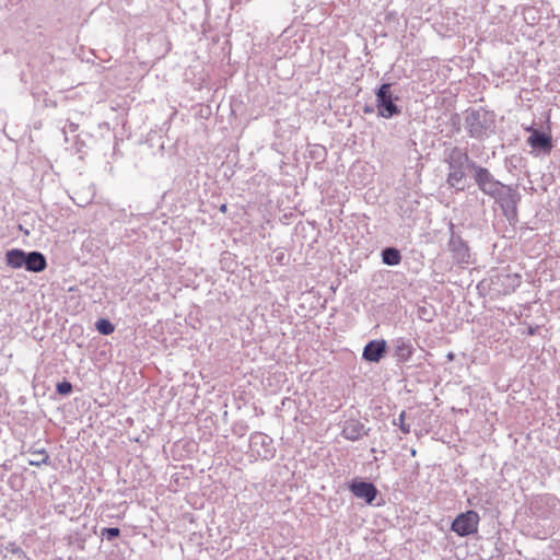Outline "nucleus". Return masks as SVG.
<instances>
[{"instance_id": "4468645a", "label": "nucleus", "mask_w": 560, "mask_h": 560, "mask_svg": "<svg viewBox=\"0 0 560 560\" xmlns=\"http://www.w3.org/2000/svg\"><path fill=\"white\" fill-rule=\"evenodd\" d=\"M528 143L534 149L549 151L552 148L551 137L547 133L533 129L528 138Z\"/></svg>"}, {"instance_id": "bb28decb", "label": "nucleus", "mask_w": 560, "mask_h": 560, "mask_svg": "<svg viewBox=\"0 0 560 560\" xmlns=\"http://www.w3.org/2000/svg\"><path fill=\"white\" fill-rule=\"evenodd\" d=\"M364 112H365V113H372V112H373V109L366 106V107H365V109H364Z\"/></svg>"}, {"instance_id": "412c9836", "label": "nucleus", "mask_w": 560, "mask_h": 560, "mask_svg": "<svg viewBox=\"0 0 560 560\" xmlns=\"http://www.w3.org/2000/svg\"><path fill=\"white\" fill-rule=\"evenodd\" d=\"M101 535L107 540H113L120 535V529L118 527H104Z\"/></svg>"}, {"instance_id": "7ed1b4c3", "label": "nucleus", "mask_w": 560, "mask_h": 560, "mask_svg": "<svg viewBox=\"0 0 560 560\" xmlns=\"http://www.w3.org/2000/svg\"><path fill=\"white\" fill-rule=\"evenodd\" d=\"M490 198L494 199L510 222L517 220V203L521 195L516 187L503 184L502 189H498Z\"/></svg>"}, {"instance_id": "f8f14e48", "label": "nucleus", "mask_w": 560, "mask_h": 560, "mask_svg": "<svg viewBox=\"0 0 560 560\" xmlns=\"http://www.w3.org/2000/svg\"><path fill=\"white\" fill-rule=\"evenodd\" d=\"M369 429L355 419L345 421L342 425L341 435L349 441H358L368 434Z\"/></svg>"}, {"instance_id": "2eb2a0df", "label": "nucleus", "mask_w": 560, "mask_h": 560, "mask_svg": "<svg viewBox=\"0 0 560 560\" xmlns=\"http://www.w3.org/2000/svg\"><path fill=\"white\" fill-rule=\"evenodd\" d=\"M497 282H500L503 287L501 292L509 294L521 285L522 280L521 276L517 273H502L497 276Z\"/></svg>"}, {"instance_id": "6ab92c4d", "label": "nucleus", "mask_w": 560, "mask_h": 560, "mask_svg": "<svg viewBox=\"0 0 560 560\" xmlns=\"http://www.w3.org/2000/svg\"><path fill=\"white\" fill-rule=\"evenodd\" d=\"M95 326L97 331L105 336L112 334L115 330V326L108 319L105 318L98 319Z\"/></svg>"}, {"instance_id": "393cba45", "label": "nucleus", "mask_w": 560, "mask_h": 560, "mask_svg": "<svg viewBox=\"0 0 560 560\" xmlns=\"http://www.w3.org/2000/svg\"><path fill=\"white\" fill-rule=\"evenodd\" d=\"M14 553H21V555H24V552L22 551L21 548L16 547L12 550Z\"/></svg>"}, {"instance_id": "20e7f679", "label": "nucleus", "mask_w": 560, "mask_h": 560, "mask_svg": "<svg viewBox=\"0 0 560 560\" xmlns=\"http://www.w3.org/2000/svg\"><path fill=\"white\" fill-rule=\"evenodd\" d=\"M470 173L479 190L489 197L503 187V183L498 180L487 167L477 163L470 165Z\"/></svg>"}, {"instance_id": "9b49d317", "label": "nucleus", "mask_w": 560, "mask_h": 560, "mask_svg": "<svg viewBox=\"0 0 560 560\" xmlns=\"http://www.w3.org/2000/svg\"><path fill=\"white\" fill-rule=\"evenodd\" d=\"M394 357L398 363H405L410 360L415 352V348L409 339L399 337L393 341Z\"/></svg>"}, {"instance_id": "aec40b11", "label": "nucleus", "mask_w": 560, "mask_h": 560, "mask_svg": "<svg viewBox=\"0 0 560 560\" xmlns=\"http://www.w3.org/2000/svg\"><path fill=\"white\" fill-rule=\"evenodd\" d=\"M406 411H401L397 419H394L393 424L399 427L404 434L410 432V425L405 422Z\"/></svg>"}, {"instance_id": "a211bd4d", "label": "nucleus", "mask_w": 560, "mask_h": 560, "mask_svg": "<svg viewBox=\"0 0 560 560\" xmlns=\"http://www.w3.org/2000/svg\"><path fill=\"white\" fill-rule=\"evenodd\" d=\"M32 456L33 458L28 460L31 466L38 467L43 464H48L49 462V455L45 450L32 452Z\"/></svg>"}, {"instance_id": "dca6fc26", "label": "nucleus", "mask_w": 560, "mask_h": 560, "mask_svg": "<svg viewBox=\"0 0 560 560\" xmlns=\"http://www.w3.org/2000/svg\"><path fill=\"white\" fill-rule=\"evenodd\" d=\"M24 257L25 252L23 249H9L5 253V264L13 269H21L23 267Z\"/></svg>"}, {"instance_id": "4be33fe9", "label": "nucleus", "mask_w": 560, "mask_h": 560, "mask_svg": "<svg viewBox=\"0 0 560 560\" xmlns=\"http://www.w3.org/2000/svg\"><path fill=\"white\" fill-rule=\"evenodd\" d=\"M56 392L59 395L67 396L72 393V384L68 381L59 382L56 385Z\"/></svg>"}, {"instance_id": "39448f33", "label": "nucleus", "mask_w": 560, "mask_h": 560, "mask_svg": "<svg viewBox=\"0 0 560 560\" xmlns=\"http://www.w3.org/2000/svg\"><path fill=\"white\" fill-rule=\"evenodd\" d=\"M390 86V83H383L376 91L377 113L383 118H392L401 112L395 104V100L398 97H393Z\"/></svg>"}, {"instance_id": "a878e982", "label": "nucleus", "mask_w": 560, "mask_h": 560, "mask_svg": "<svg viewBox=\"0 0 560 560\" xmlns=\"http://www.w3.org/2000/svg\"><path fill=\"white\" fill-rule=\"evenodd\" d=\"M220 210H221L222 212H225V211H226V206H225V205H222V206L220 207Z\"/></svg>"}, {"instance_id": "f257e3e1", "label": "nucleus", "mask_w": 560, "mask_h": 560, "mask_svg": "<svg viewBox=\"0 0 560 560\" xmlns=\"http://www.w3.org/2000/svg\"><path fill=\"white\" fill-rule=\"evenodd\" d=\"M445 163L448 168L446 184L456 191H463L465 189L466 171L470 172V165L476 164V162L469 158L467 152L455 147L447 153Z\"/></svg>"}, {"instance_id": "f3484780", "label": "nucleus", "mask_w": 560, "mask_h": 560, "mask_svg": "<svg viewBox=\"0 0 560 560\" xmlns=\"http://www.w3.org/2000/svg\"><path fill=\"white\" fill-rule=\"evenodd\" d=\"M382 262L387 266H397L401 261V254L395 247H385L381 252Z\"/></svg>"}, {"instance_id": "ddd939ff", "label": "nucleus", "mask_w": 560, "mask_h": 560, "mask_svg": "<svg viewBox=\"0 0 560 560\" xmlns=\"http://www.w3.org/2000/svg\"><path fill=\"white\" fill-rule=\"evenodd\" d=\"M47 267V260L44 254L37 250L25 252V257L23 261V267L26 271L30 272H40L45 270Z\"/></svg>"}, {"instance_id": "9d476101", "label": "nucleus", "mask_w": 560, "mask_h": 560, "mask_svg": "<svg viewBox=\"0 0 560 560\" xmlns=\"http://www.w3.org/2000/svg\"><path fill=\"white\" fill-rule=\"evenodd\" d=\"M387 343L384 339L369 341L362 353V358L368 362L377 363L386 354Z\"/></svg>"}, {"instance_id": "5701e85b", "label": "nucleus", "mask_w": 560, "mask_h": 560, "mask_svg": "<svg viewBox=\"0 0 560 560\" xmlns=\"http://www.w3.org/2000/svg\"><path fill=\"white\" fill-rule=\"evenodd\" d=\"M79 129V125L72 121H68L67 125L62 128V131L66 133L67 131L75 132Z\"/></svg>"}, {"instance_id": "b1692460", "label": "nucleus", "mask_w": 560, "mask_h": 560, "mask_svg": "<svg viewBox=\"0 0 560 560\" xmlns=\"http://www.w3.org/2000/svg\"><path fill=\"white\" fill-rule=\"evenodd\" d=\"M419 316H420V318H422V319H424L427 322H431L432 320V318L429 316V314H428V312H427V310L424 307L419 310Z\"/></svg>"}, {"instance_id": "6e6552de", "label": "nucleus", "mask_w": 560, "mask_h": 560, "mask_svg": "<svg viewBox=\"0 0 560 560\" xmlns=\"http://www.w3.org/2000/svg\"><path fill=\"white\" fill-rule=\"evenodd\" d=\"M450 241L448 249L452 253L456 264H468L470 258L469 247L467 243L454 231V224L450 223Z\"/></svg>"}, {"instance_id": "0eeeda50", "label": "nucleus", "mask_w": 560, "mask_h": 560, "mask_svg": "<svg viewBox=\"0 0 560 560\" xmlns=\"http://www.w3.org/2000/svg\"><path fill=\"white\" fill-rule=\"evenodd\" d=\"M478 523V513L470 510L457 515L452 523L451 529L455 532L458 536L465 537L477 532Z\"/></svg>"}, {"instance_id": "f03ea898", "label": "nucleus", "mask_w": 560, "mask_h": 560, "mask_svg": "<svg viewBox=\"0 0 560 560\" xmlns=\"http://www.w3.org/2000/svg\"><path fill=\"white\" fill-rule=\"evenodd\" d=\"M465 127L468 135L474 139L488 138L494 132V114L483 108L468 110L465 117Z\"/></svg>"}, {"instance_id": "423d86ee", "label": "nucleus", "mask_w": 560, "mask_h": 560, "mask_svg": "<svg viewBox=\"0 0 560 560\" xmlns=\"http://www.w3.org/2000/svg\"><path fill=\"white\" fill-rule=\"evenodd\" d=\"M250 450L261 459L270 460L276 455V447L273 446V440L262 433L254 432L249 436Z\"/></svg>"}, {"instance_id": "1a4fd4ad", "label": "nucleus", "mask_w": 560, "mask_h": 560, "mask_svg": "<svg viewBox=\"0 0 560 560\" xmlns=\"http://www.w3.org/2000/svg\"><path fill=\"white\" fill-rule=\"evenodd\" d=\"M349 490L354 497L363 499L368 504H372L378 493L377 488L372 482L362 480H352Z\"/></svg>"}]
</instances>
